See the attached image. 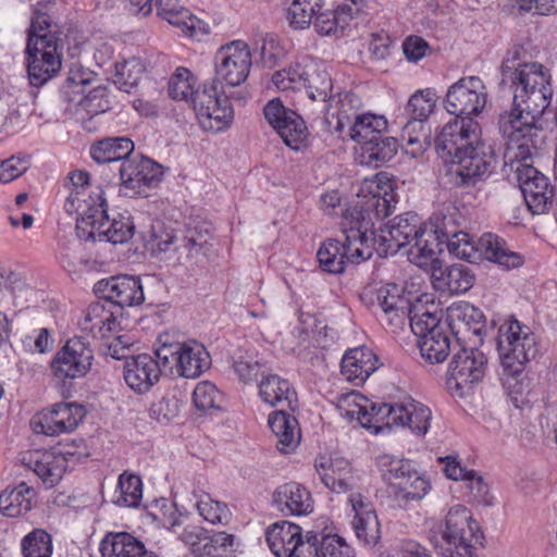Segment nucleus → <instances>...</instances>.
Masks as SVG:
<instances>
[{
    "instance_id": "obj_1",
    "label": "nucleus",
    "mask_w": 557,
    "mask_h": 557,
    "mask_svg": "<svg viewBox=\"0 0 557 557\" xmlns=\"http://www.w3.org/2000/svg\"><path fill=\"white\" fill-rule=\"evenodd\" d=\"M360 299L393 333L403 330L408 321L418 337L421 357L431 364L444 362L459 346L458 342L453 345L436 311L431 312L423 305L412 306L396 284L367 287Z\"/></svg>"
},
{
    "instance_id": "obj_2",
    "label": "nucleus",
    "mask_w": 557,
    "mask_h": 557,
    "mask_svg": "<svg viewBox=\"0 0 557 557\" xmlns=\"http://www.w3.org/2000/svg\"><path fill=\"white\" fill-rule=\"evenodd\" d=\"M371 222L368 239L372 252L379 256H393L409 246L406 250L408 260L421 269L435 270L438 263L437 250L440 247L438 226L426 223L414 212H405L389 220L379 232Z\"/></svg>"
},
{
    "instance_id": "obj_3",
    "label": "nucleus",
    "mask_w": 557,
    "mask_h": 557,
    "mask_svg": "<svg viewBox=\"0 0 557 557\" xmlns=\"http://www.w3.org/2000/svg\"><path fill=\"white\" fill-rule=\"evenodd\" d=\"M61 26L49 13V5L37 3L27 29L25 60L32 86L40 87L62 69L63 41Z\"/></svg>"
},
{
    "instance_id": "obj_4",
    "label": "nucleus",
    "mask_w": 557,
    "mask_h": 557,
    "mask_svg": "<svg viewBox=\"0 0 557 557\" xmlns=\"http://www.w3.org/2000/svg\"><path fill=\"white\" fill-rule=\"evenodd\" d=\"M500 85L512 91V102L543 119L553 97L550 74L541 63L523 62L520 52L508 51L502 66Z\"/></svg>"
},
{
    "instance_id": "obj_5",
    "label": "nucleus",
    "mask_w": 557,
    "mask_h": 557,
    "mask_svg": "<svg viewBox=\"0 0 557 557\" xmlns=\"http://www.w3.org/2000/svg\"><path fill=\"white\" fill-rule=\"evenodd\" d=\"M362 212L348 209L343 214L342 232L344 240L330 238L325 240L317 252L319 265L322 271L339 274L345 270L346 263L358 264L372 257V248L368 239L371 222L363 219Z\"/></svg>"
},
{
    "instance_id": "obj_6",
    "label": "nucleus",
    "mask_w": 557,
    "mask_h": 557,
    "mask_svg": "<svg viewBox=\"0 0 557 557\" xmlns=\"http://www.w3.org/2000/svg\"><path fill=\"white\" fill-rule=\"evenodd\" d=\"M212 234L205 224L188 226L184 234L177 236L162 222L151 224L147 246L153 255L174 252L176 261L184 265L201 263L211 248Z\"/></svg>"
},
{
    "instance_id": "obj_7",
    "label": "nucleus",
    "mask_w": 557,
    "mask_h": 557,
    "mask_svg": "<svg viewBox=\"0 0 557 557\" xmlns=\"http://www.w3.org/2000/svg\"><path fill=\"white\" fill-rule=\"evenodd\" d=\"M438 235L441 238L437 253L445 245L449 253L471 263H476L483 258L509 270L519 268L524 262L522 255L512 251L504 238L492 233L483 234L476 245L470 240L469 234L463 232L449 234L438 228Z\"/></svg>"
},
{
    "instance_id": "obj_8",
    "label": "nucleus",
    "mask_w": 557,
    "mask_h": 557,
    "mask_svg": "<svg viewBox=\"0 0 557 557\" xmlns=\"http://www.w3.org/2000/svg\"><path fill=\"white\" fill-rule=\"evenodd\" d=\"M542 120L512 102V108L499 116V131L507 140L506 157L513 162L529 161L544 143Z\"/></svg>"
},
{
    "instance_id": "obj_9",
    "label": "nucleus",
    "mask_w": 557,
    "mask_h": 557,
    "mask_svg": "<svg viewBox=\"0 0 557 557\" xmlns=\"http://www.w3.org/2000/svg\"><path fill=\"white\" fill-rule=\"evenodd\" d=\"M436 549L443 557H478L476 545H482L483 533L470 510L463 505L449 508L438 525Z\"/></svg>"
},
{
    "instance_id": "obj_10",
    "label": "nucleus",
    "mask_w": 557,
    "mask_h": 557,
    "mask_svg": "<svg viewBox=\"0 0 557 557\" xmlns=\"http://www.w3.org/2000/svg\"><path fill=\"white\" fill-rule=\"evenodd\" d=\"M497 348L504 375L517 379L536 357L539 344L530 326L516 318L506 319L498 329Z\"/></svg>"
},
{
    "instance_id": "obj_11",
    "label": "nucleus",
    "mask_w": 557,
    "mask_h": 557,
    "mask_svg": "<svg viewBox=\"0 0 557 557\" xmlns=\"http://www.w3.org/2000/svg\"><path fill=\"white\" fill-rule=\"evenodd\" d=\"M92 203L76 218V233L84 240H106L123 244L134 234V224L128 216L119 215L110 220L104 191L98 190Z\"/></svg>"
},
{
    "instance_id": "obj_12",
    "label": "nucleus",
    "mask_w": 557,
    "mask_h": 557,
    "mask_svg": "<svg viewBox=\"0 0 557 557\" xmlns=\"http://www.w3.org/2000/svg\"><path fill=\"white\" fill-rule=\"evenodd\" d=\"M161 346L154 355L161 360L163 368L171 361L175 362L177 375L197 379L211 366V358L205 346L196 341L169 343L168 335L160 336Z\"/></svg>"
},
{
    "instance_id": "obj_13",
    "label": "nucleus",
    "mask_w": 557,
    "mask_h": 557,
    "mask_svg": "<svg viewBox=\"0 0 557 557\" xmlns=\"http://www.w3.org/2000/svg\"><path fill=\"white\" fill-rule=\"evenodd\" d=\"M451 183L456 187H473L486 180L493 171L495 154L490 145L479 138L478 145H471L462 154L451 159Z\"/></svg>"
},
{
    "instance_id": "obj_14",
    "label": "nucleus",
    "mask_w": 557,
    "mask_h": 557,
    "mask_svg": "<svg viewBox=\"0 0 557 557\" xmlns=\"http://www.w3.org/2000/svg\"><path fill=\"white\" fill-rule=\"evenodd\" d=\"M194 110L202 128L213 133L226 129L234 117L230 96L216 83L203 85L201 91L197 92Z\"/></svg>"
},
{
    "instance_id": "obj_15",
    "label": "nucleus",
    "mask_w": 557,
    "mask_h": 557,
    "mask_svg": "<svg viewBox=\"0 0 557 557\" xmlns=\"http://www.w3.org/2000/svg\"><path fill=\"white\" fill-rule=\"evenodd\" d=\"M481 128L472 117H454L445 123L434 138L437 154L446 162L478 145Z\"/></svg>"
},
{
    "instance_id": "obj_16",
    "label": "nucleus",
    "mask_w": 557,
    "mask_h": 557,
    "mask_svg": "<svg viewBox=\"0 0 557 557\" xmlns=\"http://www.w3.org/2000/svg\"><path fill=\"white\" fill-rule=\"evenodd\" d=\"M215 79L218 87L225 84L236 87L246 82L251 69V52L243 40H234L222 46L215 53Z\"/></svg>"
},
{
    "instance_id": "obj_17",
    "label": "nucleus",
    "mask_w": 557,
    "mask_h": 557,
    "mask_svg": "<svg viewBox=\"0 0 557 557\" xmlns=\"http://www.w3.org/2000/svg\"><path fill=\"white\" fill-rule=\"evenodd\" d=\"M94 350L88 339L75 336L66 341L50 362L52 374L61 380L84 377L91 369Z\"/></svg>"
},
{
    "instance_id": "obj_18",
    "label": "nucleus",
    "mask_w": 557,
    "mask_h": 557,
    "mask_svg": "<svg viewBox=\"0 0 557 557\" xmlns=\"http://www.w3.org/2000/svg\"><path fill=\"white\" fill-rule=\"evenodd\" d=\"M486 363V356L478 348L457 346L447 371L448 388L462 395L482 380Z\"/></svg>"
},
{
    "instance_id": "obj_19",
    "label": "nucleus",
    "mask_w": 557,
    "mask_h": 557,
    "mask_svg": "<svg viewBox=\"0 0 557 557\" xmlns=\"http://www.w3.org/2000/svg\"><path fill=\"white\" fill-rule=\"evenodd\" d=\"M487 101L486 87L478 76L462 77L453 84L443 101L455 117H471L482 112Z\"/></svg>"
},
{
    "instance_id": "obj_20",
    "label": "nucleus",
    "mask_w": 557,
    "mask_h": 557,
    "mask_svg": "<svg viewBox=\"0 0 557 557\" xmlns=\"http://www.w3.org/2000/svg\"><path fill=\"white\" fill-rule=\"evenodd\" d=\"M515 163L516 178L529 210L533 214L546 212L554 197V188L548 177L528 161Z\"/></svg>"
},
{
    "instance_id": "obj_21",
    "label": "nucleus",
    "mask_w": 557,
    "mask_h": 557,
    "mask_svg": "<svg viewBox=\"0 0 557 557\" xmlns=\"http://www.w3.org/2000/svg\"><path fill=\"white\" fill-rule=\"evenodd\" d=\"M121 185L125 195L131 197L145 193V188L154 187L162 177V166L144 156H129L117 166Z\"/></svg>"
},
{
    "instance_id": "obj_22",
    "label": "nucleus",
    "mask_w": 557,
    "mask_h": 557,
    "mask_svg": "<svg viewBox=\"0 0 557 557\" xmlns=\"http://www.w3.org/2000/svg\"><path fill=\"white\" fill-rule=\"evenodd\" d=\"M272 82L282 90L294 89L296 83L302 82L309 98L319 101H326L333 88L329 72L318 65L307 66L301 71H277L273 74Z\"/></svg>"
},
{
    "instance_id": "obj_23",
    "label": "nucleus",
    "mask_w": 557,
    "mask_h": 557,
    "mask_svg": "<svg viewBox=\"0 0 557 557\" xmlns=\"http://www.w3.org/2000/svg\"><path fill=\"white\" fill-rule=\"evenodd\" d=\"M360 102L359 98L352 95H346L341 100L342 109L338 111L337 128L343 131L346 126L349 129V135L352 140L360 144L362 147L367 144L380 139L382 133L387 128V121L382 115L371 113L358 114L354 113L350 116L345 110L347 104Z\"/></svg>"
},
{
    "instance_id": "obj_24",
    "label": "nucleus",
    "mask_w": 557,
    "mask_h": 557,
    "mask_svg": "<svg viewBox=\"0 0 557 557\" xmlns=\"http://www.w3.org/2000/svg\"><path fill=\"white\" fill-rule=\"evenodd\" d=\"M95 293L102 299L114 305L120 312L124 307L138 306L144 302V289L139 277L116 275L98 281Z\"/></svg>"
},
{
    "instance_id": "obj_25",
    "label": "nucleus",
    "mask_w": 557,
    "mask_h": 557,
    "mask_svg": "<svg viewBox=\"0 0 557 557\" xmlns=\"http://www.w3.org/2000/svg\"><path fill=\"white\" fill-rule=\"evenodd\" d=\"M74 453L64 447L51 450H32L23 456V462L32 469L47 487H53L66 471Z\"/></svg>"
},
{
    "instance_id": "obj_26",
    "label": "nucleus",
    "mask_w": 557,
    "mask_h": 557,
    "mask_svg": "<svg viewBox=\"0 0 557 557\" xmlns=\"http://www.w3.org/2000/svg\"><path fill=\"white\" fill-rule=\"evenodd\" d=\"M85 413V408L82 405L59 403L40 414L35 430L48 436L70 433L83 421Z\"/></svg>"
},
{
    "instance_id": "obj_27",
    "label": "nucleus",
    "mask_w": 557,
    "mask_h": 557,
    "mask_svg": "<svg viewBox=\"0 0 557 557\" xmlns=\"http://www.w3.org/2000/svg\"><path fill=\"white\" fill-rule=\"evenodd\" d=\"M162 362L148 354H139L126 358L123 368L125 383L136 393L144 394L159 382Z\"/></svg>"
},
{
    "instance_id": "obj_28",
    "label": "nucleus",
    "mask_w": 557,
    "mask_h": 557,
    "mask_svg": "<svg viewBox=\"0 0 557 557\" xmlns=\"http://www.w3.org/2000/svg\"><path fill=\"white\" fill-rule=\"evenodd\" d=\"M314 468L322 483L332 492L346 493L356 485L350 463L344 458L320 456Z\"/></svg>"
},
{
    "instance_id": "obj_29",
    "label": "nucleus",
    "mask_w": 557,
    "mask_h": 557,
    "mask_svg": "<svg viewBox=\"0 0 557 557\" xmlns=\"http://www.w3.org/2000/svg\"><path fill=\"white\" fill-rule=\"evenodd\" d=\"M438 461L444 463V472L447 478L454 481H462L465 493L463 496L468 502L487 504L488 486L483 478L474 470H468L461 466L457 456L440 457Z\"/></svg>"
},
{
    "instance_id": "obj_30",
    "label": "nucleus",
    "mask_w": 557,
    "mask_h": 557,
    "mask_svg": "<svg viewBox=\"0 0 557 557\" xmlns=\"http://www.w3.org/2000/svg\"><path fill=\"white\" fill-rule=\"evenodd\" d=\"M272 502L285 516H306L313 510L310 492L300 483L288 482L277 486Z\"/></svg>"
},
{
    "instance_id": "obj_31",
    "label": "nucleus",
    "mask_w": 557,
    "mask_h": 557,
    "mask_svg": "<svg viewBox=\"0 0 557 557\" xmlns=\"http://www.w3.org/2000/svg\"><path fill=\"white\" fill-rule=\"evenodd\" d=\"M349 502L355 512L352 528L357 539L364 545L374 546L380 540V523L372 504L361 494L350 495Z\"/></svg>"
},
{
    "instance_id": "obj_32",
    "label": "nucleus",
    "mask_w": 557,
    "mask_h": 557,
    "mask_svg": "<svg viewBox=\"0 0 557 557\" xmlns=\"http://www.w3.org/2000/svg\"><path fill=\"white\" fill-rule=\"evenodd\" d=\"M119 315H121V312L114 308V305L103 299L88 306L81 325L84 331L89 332L94 337H107L119 329Z\"/></svg>"
},
{
    "instance_id": "obj_33",
    "label": "nucleus",
    "mask_w": 557,
    "mask_h": 557,
    "mask_svg": "<svg viewBox=\"0 0 557 557\" xmlns=\"http://www.w3.org/2000/svg\"><path fill=\"white\" fill-rule=\"evenodd\" d=\"M376 355L367 347H357L345 352L341 362L342 374L359 386L377 369Z\"/></svg>"
},
{
    "instance_id": "obj_34",
    "label": "nucleus",
    "mask_w": 557,
    "mask_h": 557,
    "mask_svg": "<svg viewBox=\"0 0 557 557\" xmlns=\"http://www.w3.org/2000/svg\"><path fill=\"white\" fill-rule=\"evenodd\" d=\"M259 396L268 405L295 411L297 393L290 382L277 374L263 375L259 383Z\"/></svg>"
},
{
    "instance_id": "obj_35",
    "label": "nucleus",
    "mask_w": 557,
    "mask_h": 557,
    "mask_svg": "<svg viewBox=\"0 0 557 557\" xmlns=\"http://www.w3.org/2000/svg\"><path fill=\"white\" fill-rule=\"evenodd\" d=\"M102 557H158L145 544L128 532H110L100 543Z\"/></svg>"
},
{
    "instance_id": "obj_36",
    "label": "nucleus",
    "mask_w": 557,
    "mask_h": 557,
    "mask_svg": "<svg viewBox=\"0 0 557 557\" xmlns=\"http://www.w3.org/2000/svg\"><path fill=\"white\" fill-rule=\"evenodd\" d=\"M366 190L371 195L364 206L352 207L361 211L363 219L373 222L371 213L377 219H384L392 213L394 206L392 205L393 195L391 194V186L387 183H383L380 175H376L375 180H371L366 183Z\"/></svg>"
},
{
    "instance_id": "obj_37",
    "label": "nucleus",
    "mask_w": 557,
    "mask_h": 557,
    "mask_svg": "<svg viewBox=\"0 0 557 557\" xmlns=\"http://www.w3.org/2000/svg\"><path fill=\"white\" fill-rule=\"evenodd\" d=\"M397 426L408 428L417 435H425L430 429L432 411L424 404L406 397L399 401Z\"/></svg>"
},
{
    "instance_id": "obj_38",
    "label": "nucleus",
    "mask_w": 557,
    "mask_h": 557,
    "mask_svg": "<svg viewBox=\"0 0 557 557\" xmlns=\"http://www.w3.org/2000/svg\"><path fill=\"white\" fill-rule=\"evenodd\" d=\"M280 409L269 416V426L276 437V446L282 453H289L299 443L298 422L295 417Z\"/></svg>"
},
{
    "instance_id": "obj_39",
    "label": "nucleus",
    "mask_w": 557,
    "mask_h": 557,
    "mask_svg": "<svg viewBox=\"0 0 557 557\" xmlns=\"http://www.w3.org/2000/svg\"><path fill=\"white\" fill-rule=\"evenodd\" d=\"M69 181L71 188L63 208L70 215L77 214V218H79V213L83 212L84 209H88V207H90L94 200L92 197L98 193V190L103 189L97 186L94 190H90L87 198H85L86 190L90 188L89 174L85 171L71 172L69 174Z\"/></svg>"
},
{
    "instance_id": "obj_40",
    "label": "nucleus",
    "mask_w": 557,
    "mask_h": 557,
    "mask_svg": "<svg viewBox=\"0 0 557 557\" xmlns=\"http://www.w3.org/2000/svg\"><path fill=\"white\" fill-rule=\"evenodd\" d=\"M301 534L299 525L289 521L273 523L265 532V541L270 550L276 557H289L293 553L292 546L296 544Z\"/></svg>"
},
{
    "instance_id": "obj_41",
    "label": "nucleus",
    "mask_w": 557,
    "mask_h": 557,
    "mask_svg": "<svg viewBox=\"0 0 557 557\" xmlns=\"http://www.w3.org/2000/svg\"><path fill=\"white\" fill-rule=\"evenodd\" d=\"M134 151V143L128 137H108L90 147V156L97 163L123 162Z\"/></svg>"
},
{
    "instance_id": "obj_42",
    "label": "nucleus",
    "mask_w": 557,
    "mask_h": 557,
    "mask_svg": "<svg viewBox=\"0 0 557 557\" xmlns=\"http://www.w3.org/2000/svg\"><path fill=\"white\" fill-rule=\"evenodd\" d=\"M35 491L25 482H21L13 488H5L0 494V512L7 517H20L28 512Z\"/></svg>"
},
{
    "instance_id": "obj_43",
    "label": "nucleus",
    "mask_w": 557,
    "mask_h": 557,
    "mask_svg": "<svg viewBox=\"0 0 557 557\" xmlns=\"http://www.w3.org/2000/svg\"><path fill=\"white\" fill-rule=\"evenodd\" d=\"M482 318V312L466 301L454 302L446 311V324L455 335H458L462 327L469 330L471 326H476Z\"/></svg>"
},
{
    "instance_id": "obj_44",
    "label": "nucleus",
    "mask_w": 557,
    "mask_h": 557,
    "mask_svg": "<svg viewBox=\"0 0 557 557\" xmlns=\"http://www.w3.org/2000/svg\"><path fill=\"white\" fill-rule=\"evenodd\" d=\"M352 8L349 4L337 5L334 10L319 12L314 18V28L321 35L336 34L343 30L351 18Z\"/></svg>"
},
{
    "instance_id": "obj_45",
    "label": "nucleus",
    "mask_w": 557,
    "mask_h": 557,
    "mask_svg": "<svg viewBox=\"0 0 557 557\" xmlns=\"http://www.w3.org/2000/svg\"><path fill=\"white\" fill-rule=\"evenodd\" d=\"M276 132L284 144L293 150L298 151L307 146L309 132L305 121L297 113H289Z\"/></svg>"
},
{
    "instance_id": "obj_46",
    "label": "nucleus",
    "mask_w": 557,
    "mask_h": 557,
    "mask_svg": "<svg viewBox=\"0 0 557 557\" xmlns=\"http://www.w3.org/2000/svg\"><path fill=\"white\" fill-rule=\"evenodd\" d=\"M401 139L412 153H421L432 145L431 126L429 121L409 119L401 129Z\"/></svg>"
},
{
    "instance_id": "obj_47",
    "label": "nucleus",
    "mask_w": 557,
    "mask_h": 557,
    "mask_svg": "<svg viewBox=\"0 0 557 557\" xmlns=\"http://www.w3.org/2000/svg\"><path fill=\"white\" fill-rule=\"evenodd\" d=\"M435 278L442 281L451 294L467 293L475 282L473 271L465 264H451Z\"/></svg>"
},
{
    "instance_id": "obj_48",
    "label": "nucleus",
    "mask_w": 557,
    "mask_h": 557,
    "mask_svg": "<svg viewBox=\"0 0 557 557\" xmlns=\"http://www.w3.org/2000/svg\"><path fill=\"white\" fill-rule=\"evenodd\" d=\"M377 466L383 479L394 487L410 476V472L414 468L410 460L387 454L377 457Z\"/></svg>"
},
{
    "instance_id": "obj_49",
    "label": "nucleus",
    "mask_w": 557,
    "mask_h": 557,
    "mask_svg": "<svg viewBox=\"0 0 557 557\" xmlns=\"http://www.w3.org/2000/svg\"><path fill=\"white\" fill-rule=\"evenodd\" d=\"M196 77L186 67H178L169 81V95L174 100H184L194 106V99L201 89H196Z\"/></svg>"
},
{
    "instance_id": "obj_50",
    "label": "nucleus",
    "mask_w": 557,
    "mask_h": 557,
    "mask_svg": "<svg viewBox=\"0 0 557 557\" xmlns=\"http://www.w3.org/2000/svg\"><path fill=\"white\" fill-rule=\"evenodd\" d=\"M145 72L140 59L131 58L115 63L114 84L119 89L131 92L136 87Z\"/></svg>"
},
{
    "instance_id": "obj_51",
    "label": "nucleus",
    "mask_w": 557,
    "mask_h": 557,
    "mask_svg": "<svg viewBox=\"0 0 557 557\" xmlns=\"http://www.w3.org/2000/svg\"><path fill=\"white\" fill-rule=\"evenodd\" d=\"M321 9V0H294L287 9L286 18L293 28L305 29Z\"/></svg>"
},
{
    "instance_id": "obj_52",
    "label": "nucleus",
    "mask_w": 557,
    "mask_h": 557,
    "mask_svg": "<svg viewBox=\"0 0 557 557\" xmlns=\"http://www.w3.org/2000/svg\"><path fill=\"white\" fill-rule=\"evenodd\" d=\"M437 102L434 89L417 90L408 100L406 114L409 119L429 121Z\"/></svg>"
},
{
    "instance_id": "obj_53",
    "label": "nucleus",
    "mask_w": 557,
    "mask_h": 557,
    "mask_svg": "<svg viewBox=\"0 0 557 557\" xmlns=\"http://www.w3.org/2000/svg\"><path fill=\"white\" fill-rule=\"evenodd\" d=\"M164 18L170 24L182 29L189 37L200 39V36L209 34V26L197 16L193 15L187 9L181 7L176 11H168Z\"/></svg>"
},
{
    "instance_id": "obj_54",
    "label": "nucleus",
    "mask_w": 557,
    "mask_h": 557,
    "mask_svg": "<svg viewBox=\"0 0 557 557\" xmlns=\"http://www.w3.org/2000/svg\"><path fill=\"white\" fill-rule=\"evenodd\" d=\"M23 557H51L52 536L44 529H34L21 543Z\"/></svg>"
},
{
    "instance_id": "obj_55",
    "label": "nucleus",
    "mask_w": 557,
    "mask_h": 557,
    "mask_svg": "<svg viewBox=\"0 0 557 557\" xmlns=\"http://www.w3.org/2000/svg\"><path fill=\"white\" fill-rule=\"evenodd\" d=\"M397 149V140L384 135L362 147L363 156L367 157L369 163H374L375 166L389 161L396 154Z\"/></svg>"
},
{
    "instance_id": "obj_56",
    "label": "nucleus",
    "mask_w": 557,
    "mask_h": 557,
    "mask_svg": "<svg viewBox=\"0 0 557 557\" xmlns=\"http://www.w3.org/2000/svg\"><path fill=\"white\" fill-rule=\"evenodd\" d=\"M359 395L351 393L346 395L342 403H346L350 408H343V404L338 406L341 416L349 421L358 420V422L366 429H373L375 433L380 431L379 424H375L374 417L371 414L367 406H362L356 403Z\"/></svg>"
},
{
    "instance_id": "obj_57",
    "label": "nucleus",
    "mask_w": 557,
    "mask_h": 557,
    "mask_svg": "<svg viewBox=\"0 0 557 557\" xmlns=\"http://www.w3.org/2000/svg\"><path fill=\"white\" fill-rule=\"evenodd\" d=\"M119 506L137 507L143 497V483L138 475L123 473L119 478Z\"/></svg>"
},
{
    "instance_id": "obj_58",
    "label": "nucleus",
    "mask_w": 557,
    "mask_h": 557,
    "mask_svg": "<svg viewBox=\"0 0 557 557\" xmlns=\"http://www.w3.org/2000/svg\"><path fill=\"white\" fill-rule=\"evenodd\" d=\"M396 488L398 491V496L403 499L420 500L429 493L431 484L413 468V470L410 472V476H408L403 482L400 481Z\"/></svg>"
},
{
    "instance_id": "obj_59",
    "label": "nucleus",
    "mask_w": 557,
    "mask_h": 557,
    "mask_svg": "<svg viewBox=\"0 0 557 557\" xmlns=\"http://www.w3.org/2000/svg\"><path fill=\"white\" fill-rule=\"evenodd\" d=\"M153 8L157 10V15L161 18L168 16V11H176L181 8L176 0H129L128 11L138 16H148Z\"/></svg>"
},
{
    "instance_id": "obj_60",
    "label": "nucleus",
    "mask_w": 557,
    "mask_h": 557,
    "mask_svg": "<svg viewBox=\"0 0 557 557\" xmlns=\"http://www.w3.org/2000/svg\"><path fill=\"white\" fill-rule=\"evenodd\" d=\"M235 537L225 532H216L211 536H203L202 546L199 552L210 557H223L234 550Z\"/></svg>"
},
{
    "instance_id": "obj_61",
    "label": "nucleus",
    "mask_w": 557,
    "mask_h": 557,
    "mask_svg": "<svg viewBox=\"0 0 557 557\" xmlns=\"http://www.w3.org/2000/svg\"><path fill=\"white\" fill-rule=\"evenodd\" d=\"M221 400L222 395L211 382H200L194 389L193 401L200 411L219 409Z\"/></svg>"
},
{
    "instance_id": "obj_62",
    "label": "nucleus",
    "mask_w": 557,
    "mask_h": 557,
    "mask_svg": "<svg viewBox=\"0 0 557 557\" xmlns=\"http://www.w3.org/2000/svg\"><path fill=\"white\" fill-rule=\"evenodd\" d=\"M322 536L314 532H308L306 540H302L301 534L298 540L293 544L289 557H322Z\"/></svg>"
},
{
    "instance_id": "obj_63",
    "label": "nucleus",
    "mask_w": 557,
    "mask_h": 557,
    "mask_svg": "<svg viewBox=\"0 0 557 557\" xmlns=\"http://www.w3.org/2000/svg\"><path fill=\"white\" fill-rule=\"evenodd\" d=\"M260 58L261 62L267 67H274L283 58L284 52L276 36L272 34L264 35L260 40Z\"/></svg>"
},
{
    "instance_id": "obj_64",
    "label": "nucleus",
    "mask_w": 557,
    "mask_h": 557,
    "mask_svg": "<svg viewBox=\"0 0 557 557\" xmlns=\"http://www.w3.org/2000/svg\"><path fill=\"white\" fill-rule=\"evenodd\" d=\"M200 516L210 523H223L227 520L228 509L223 503L212 500L208 495L197 502Z\"/></svg>"
}]
</instances>
